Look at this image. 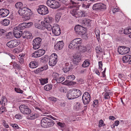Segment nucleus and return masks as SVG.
I'll return each mask as SVG.
<instances>
[{
  "label": "nucleus",
  "instance_id": "nucleus-1",
  "mask_svg": "<svg viewBox=\"0 0 131 131\" xmlns=\"http://www.w3.org/2000/svg\"><path fill=\"white\" fill-rule=\"evenodd\" d=\"M74 29L77 34L81 37L85 39H87L88 38L87 34L84 28L78 25L75 26Z\"/></svg>",
  "mask_w": 131,
  "mask_h": 131
},
{
  "label": "nucleus",
  "instance_id": "nucleus-2",
  "mask_svg": "<svg viewBox=\"0 0 131 131\" xmlns=\"http://www.w3.org/2000/svg\"><path fill=\"white\" fill-rule=\"evenodd\" d=\"M82 40L80 38H76L73 39L71 42L69 46V48L70 49H74L77 48L80 45H79L81 43Z\"/></svg>",
  "mask_w": 131,
  "mask_h": 131
},
{
  "label": "nucleus",
  "instance_id": "nucleus-3",
  "mask_svg": "<svg viewBox=\"0 0 131 131\" xmlns=\"http://www.w3.org/2000/svg\"><path fill=\"white\" fill-rule=\"evenodd\" d=\"M70 14L73 16L77 18L85 16V12L81 11H79L76 8L71 9L70 11Z\"/></svg>",
  "mask_w": 131,
  "mask_h": 131
},
{
  "label": "nucleus",
  "instance_id": "nucleus-4",
  "mask_svg": "<svg viewBox=\"0 0 131 131\" xmlns=\"http://www.w3.org/2000/svg\"><path fill=\"white\" fill-rule=\"evenodd\" d=\"M58 56L55 53H53L51 55L49 58V65L51 66H55L57 63Z\"/></svg>",
  "mask_w": 131,
  "mask_h": 131
},
{
  "label": "nucleus",
  "instance_id": "nucleus-5",
  "mask_svg": "<svg viewBox=\"0 0 131 131\" xmlns=\"http://www.w3.org/2000/svg\"><path fill=\"white\" fill-rule=\"evenodd\" d=\"M130 49L129 47L124 46H119L118 49L119 53L121 54H125L128 53L130 51Z\"/></svg>",
  "mask_w": 131,
  "mask_h": 131
},
{
  "label": "nucleus",
  "instance_id": "nucleus-6",
  "mask_svg": "<svg viewBox=\"0 0 131 131\" xmlns=\"http://www.w3.org/2000/svg\"><path fill=\"white\" fill-rule=\"evenodd\" d=\"M20 43V41L18 40H12L6 44V45L10 48H13L17 46Z\"/></svg>",
  "mask_w": 131,
  "mask_h": 131
},
{
  "label": "nucleus",
  "instance_id": "nucleus-7",
  "mask_svg": "<svg viewBox=\"0 0 131 131\" xmlns=\"http://www.w3.org/2000/svg\"><path fill=\"white\" fill-rule=\"evenodd\" d=\"M37 11L39 14L45 15L48 14L49 13L47 7L44 5H40L39 6L37 9Z\"/></svg>",
  "mask_w": 131,
  "mask_h": 131
},
{
  "label": "nucleus",
  "instance_id": "nucleus-8",
  "mask_svg": "<svg viewBox=\"0 0 131 131\" xmlns=\"http://www.w3.org/2000/svg\"><path fill=\"white\" fill-rule=\"evenodd\" d=\"M20 112L24 114H29L31 113V110L27 106L24 105H21L19 107Z\"/></svg>",
  "mask_w": 131,
  "mask_h": 131
},
{
  "label": "nucleus",
  "instance_id": "nucleus-9",
  "mask_svg": "<svg viewBox=\"0 0 131 131\" xmlns=\"http://www.w3.org/2000/svg\"><path fill=\"white\" fill-rule=\"evenodd\" d=\"M91 97L90 94L88 92H85L83 94L82 99L83 103L84 104L89 103L90 101Z\"/></svg>",
  "mask_w": 131,
  "mask_h": 131
},
{
  "label": "nucleus",
  "instance_id": "nucleus-10",
  "mask_svg": "<svg viewBox=\"0 0 131 131\" xmlns=\"http://www.w3.org/2000/svg\"><path fill=\"white\" fill-rule=\"evenodd\" d=\"M41 39L39 37H37L33 41V48L35 50L39 48L40 47Z\"/></svg>",
  "mask_w": 131,
  "mask_h": 131
},
{
  "label": "nucleus",
  "instance_id": "nucleus-11",
  "mask_svg": "<svg viewBox=\"0 0 131 131\" xmlns=\"http://www.w3.org/2000/svg\"><path fill=\"white\" fill-rule=\"evenodd\" d=\"M93 10H103L106 9V6L105 4L103 3L96 4L93 5Z\"/></svg>",
  "mask_w": 131,
  "mask_h": 131
},
{
  "label": "nucleus",
  "instance_id": "nucleus-12",
  "mask_svg": "<svg viewBox=\"0 0 131 131\" xmlns=\"http://www.w3.org/2000/svg\"><path fill=\"white\" fill-rule=\"evenodd\" d=\"M52 31L55 36H58L60 33V29L59 26L57 24H54L52 27Z\"/></svg>",
  "mask_w": 131,
  "mask_h": 131
},
{
  "label": "nucleus",
  "instance_id": "nucleus-13",
  "mask_svg": "<svg viewBox=\"0 0 131 131\" xmlns=\"http://www.w3.org/2000/svg\"><path fill=\"white\" fill-rule=\"evenodd\" d=\"M24 13L23 14V17H24L26 19V17L27 18V20H28L30 19V16L32 14V12L30 9L27 8V7L25 6Z\"/></svg>",
  "mask_w": 131,
  "mask_h": 131
},
{
  "label": "nucleus",
  "instance_id": "nucleus-14",
  "mask_svg": "<svg viewBox=\"0 0 131 131\" xmlns=\"http://www.w3.org/2000/svg\"><path fill=\"white\" fill-rule=\"evenodd\" d=\"M45 52V51L43 49L38 50L32 54V56L34 58L40 57L44 55Z\"/></svg>",
  "mask_w": 131,
  "mask_h": 131
},
{
  "label": "nucleus",
  "instance_id": "nucleus-15",
  "mask_svg": "<svg viewBox=\"0 0 131 131\" xmlns=\"http://www.w3.org/2000/svg\"><path fill=\"white\" fill-rule=\"evenodd\" d=\"M9 13V10L5 8L0 9V16L2 17L7 16Z\"/></svg>",
  "mask_w": 131,
  "mask_h": 131
},
{
  "label": "nucleus",
  "instance_id": "nucleus-16",
  "mask_svg": "<svg viewBox=\"0 0 131 131\" xmlns=\"http://www.w3.org/2000/svg\"><path fill=\"white\" fill-rule=\"evenodd\" d=\"M72 92H73L75 98H78L80 96L81 94V92L80 90L75 89H72Z\"/></svg>",
  "mask_w": 131,
  "mask_h": 131
},
{
  "label": "nucleus",
  "instance_id": "nucleus-17",
  "mask_svg": "<svg viewBox=\"0 0 131 131\" xmlns=\"http://www.w3.org/2000/svg\"><path fill=\"white\" fill-rule=\"evenodd\" d=\"M49 118L47 117H44L42 119L41 125L42 127L44 128L46 127L47 124L48 123V122Z\"/></svg>",
  "mask_w": 131,
  "mask_h": 131
},
{
  "label": "nucleus",
  "instance_id": "nucleus-18",
  "mask_svg": "<svg viewBox=\"0 0 131 131\" xmlns=\"http://www.w3.org/2000/svg\"><path fill=\"white\" fill-rule=\"evenodd\" d=\"M31 35L30 32L27 31H25L22 33V37L24 38L29 39Z\"/></svg>",
  "mask_w": 131,
  "mask_h": 131
},
{
  "label": "nucleus",
  "instance_id": "nucleus-19",
  "mask_svg": "<svg viewBox=\"0 0 131 131\" xmlns=\"http://www.w3.org/2000/svg\"><path fill=\"white\" fill-rule=\"evenodd\" d=\"M60 6V4L58 2L53 0L51 8L52 9H56L59 8Z\"/></svg>",
  "mask_w": 131,
  "mask_h": 131
},
{
  "label": "nucleus",
  "instance_id": "nucleus-20",
  "mask_svg": "<svg viewBox=\"0 0 131 131\" xmlns=\"http://www.w3.org/2000/svg\"><path fill=\"white\" fill-rule=\"evenodd\" d=\"M72 89L70 90L68 92L67 95V97L68 99L69 100L73 99L75 98L72 92Z\"/></svg>",
  "mask_w": 131,
  "mask_h": 131
},
{
  "label": "nucleus",
  "instance_id": "nucleus-21",
  "mask_svg": "<svg viewBox=\"0 0 131 131\" xmlns=\"http://www.w3.org/2000/svg\"><path fill=\"white\" fill-rule=\"evenodd\" d=\"M63 46L64 43L62 41H60L57 43L55 46H56L57 49L58 50L61 49Z\"/></svg>",
  "mask_w": 131,
  "mask_h": 131
},
{
  "label": "nucleus",
  "instance_id": "nucleus-22",
  "mask_svg": "<svg viewBox=\"0 0 131 131\" xmlns=\"http://www.w3.org/2000/svg\"><path fill=\"white\" fill-rule=\"evenodd\" d=\"M53 20V19L51 17L48 16L45 18L44 22L45 24H50L51 23Z\"/></svg>",
  "mask_w": 131,
  "mask_h": 131
},
{
  "label": "nucleus",
  "instance_id": "nucleus-23",
  "mask_svg": "<svg viewBox=\"0 0 131 131\" xmlns=\"http://www.w3.org/2000/svg\"><path fill=\"white\" fill-rule=\"evenodd\" d=\"M41 85H43L48 82V78H40L39 79Z\"/></svg>",
  "mask_w": 131,
  "mask_h": 131
},
{
  "label": "nucleus",
  "instance_id": "nucleus-24",
  "mask_svg": "<svg viewBox=\"0 0 131 131\" xmlns=\"http://www.w3.org/2000/svg\"><path fill=\"white\" fill-rule=\"evenodd\" d=\"M131 59V56L126 55L124 56L122 58L123 61L124 63H127Z\"/></svg>",
  "mask_w": 131,
  "mask_h": 131
},
{
  "label": "nucleus",
  "instance_id": "nucleus-25",
  "mask_svg": "<svg viewBox=\"0 0 131 131\" xmlns=\"http://www.w3.org/2000/svg\"><path fill=\"white\" fill-rule=\"evenodd\" d=\"M81 59V57L79 55L75 54L73 56V60L74 62L76 63L80 61Z\"/></svg>",
  "mask_w": 131,
  "mask_h": 131
},
{
  "label": "nucleus",
  "instance_id": "nucleus-26",
  "mask_svg": "<svg viewBox=\"0 0 131 131\" xmlns=\"http://www.w3.org/2000/svg\"><path fill=\"white\" fill-rule=\"evenodd\" d=\"M24 56L25 55L24 54H20L18 56L19 62L21 64H22L24 63Z\"/></svg>",
  "mask_w": 131,
  "mask_h": 131
},
{
  "label": "nucleus",
  "instance_id": "nucleus-27",
  "mask_svg": "<svg viewBox=\"0 0 131 131\" xmlns=\"http://www.w3.org/2000/svg\"><path fill=\"white\" fill-rule=\"evenodd\" d=\"M91 20L90 19H85L83 21L82 24L83 25L90 26L91 25Z\"/></svg>",
  "mask_w": 131,
  "mask_h": 131
},
{
  "label": "nucleus",
  "instance_id": "nucleus-28",
  "mask_svg": "<svg viewBox=\"0 0 131 131\" xmlns=\"http://www.w3.org/2000/svg\"><path fill=\"white\" fill-rule=\"evenodd\" d=\"M77 49L79 50L82 53L85 52L87 50L86 47L80 45L79 47H78Z\"/></svg>",
  "mask_w": 131,
  "mask_h": 131
},
{
  "label": "nucleus",
  "instance_id": "nucleus-29",
  "mask_svg": "<svg viewBox=\"0 0 131 131\" xmlns=\"http://www.w3.org/2000/svg\"><path fill=\"white\" fill-rule=\"evenodd\" d=\"M13 35L15 38H18L21 36L22 35V33L21 31H15L13 32Z\"/></svg>",
  "mask_w": 131,
  "mask_h": 131
},
{
  "label": "nucleus",
  "instance_id": "nucleus-30",
  "mask_svg": "<svg viewBox=\"0 0 131 131\" xmlns=\"http://www.w3.org/2000/svg\"><path fill=\"white\" fill-rule=\"evenodd\" d=\"M82 107V105L79 102H76L74 103V109L78 110Z\"/></svg>",
  "mask_w": 131,
  "mask_h": 131
},
{
  "label": "nucleus",
  "instance_id": "nucleus-31",
  "mask_svg": "<svg viewBox=\"0 0 131 131\" xmlns=\"http://www.w3.org/2000/svg\"><path fill=\"white\" fill-rule=\"evenodd\" d=\"M15 6L18 10H20L24 7V6H23L22 3L21 2H18L16 3L15 4Z\"/></svg>",
  "mask_w": 131,
  "mask_h": 131
},
{
  "label": "nucleus",
  "instance_id": "nucleus-32",
  "mask_svg": "<svg viewBox=\"0 0 131 131\" xmlns=\"http://www.w3.org/2000/svg\"><path fill=\"white\" fill-rule=\"evenodd\" d=\"M54 121L52 119L49 118V120L48 122V123L47 124L46 127V128L50 127L52 126L54 124Z\"/></svg>",
  "mask_w": 131,
  "mask_h": 131
},
{
  "label": "nucleus",
  "instance_id": "nucleus-33",
  "mask_svg": "<svg viewBox=\"0 0 131 131\" xmlns=\"http://www.w3.org/2000/svg\"><path fill=\"white\" fill-rule=\"evenodd\" d=\"M40 115L38 114L35 113L32 114L29 116V118L31 119H34L38 117Z\"/></svg>",
  "mask_w": 131,
  "mask_h": 131
},
{
  "label": "nucleus",
  "instance_id": "nucleus-34",
  "mask_svg": "<svg viewBox=\"0 0 131 131\" xmlns=\"http://www.w3.org/2000/svg\"><path fill=\"white\" fill-rule=\"evenodd\" d=\"M10 23V20L7 19H5L2 20V25L4 26H7L9 25Z\"/></svg>",
  "mask_w": 131,
  "mask_h": 131
},
{
  "label": "nucleus",
  "instance_id": "nucleus-35",
  "mask_svg": "<svg viewBox=\"0 0 131 131\" xmlns=\"http://www.w3.org/2000/svg\"><path fill=\"white\" fill-rule=\"evenodd\" d=\"M95 33L97 39L98 41H100V32L99 30L98 29H95Z\"/></svg>",
  "mask_w": 131,
  "mask_h": 131
},
{
  "label": "nucleus",
  "instance_id": "nucleus-36",
  "mask_svg": "<svg viewBox=\"0 0 131 131\" xmlns=\"http://www.w3.org/2000/svg\"><path fill=\"white\" fill-rule=\"evenodd\" d=\"M37 66V64L36 62L33 61L31 62L29 65V67L30 68H36Z\"/></svg>",
  "mask_w": 131,
  "mask_h": 131
},
{
  "label": "nucleus",
  "instance_id": "nucleus-37",
  "mask_svg": "<svg viewBox=\"0 0 131 131\" xmlns=\"http://www.w3.org/2000/svg\"><path fill=\"white\" fill-rule=\"evenodd\" d=\"M57 125L58 126L59 128H60L62 129H64V127L65 125L64 123H62L59 122L57 123Z\"/></svg>",
  "mask_w": 131,
  "mask_h": 131
},
{
  "label": "nucleus",
  "instance_id": "nucleus-38",
  "mask_svg": "<svg viewBox=\"0 0 131 131\" xmlns=\"http://www.w3.org/2000/svg\"><path fill=\"white\" fill-rule=\"evenodd\" d=\"M13 33L12 32H9L6 35V37L7 39H12L13 38Z\"/></svg>",
  "mask_w": 131,
  "mask_h": 131
},
{
  "label": "nucleus",
  "instance_id": "nucleus-39",
  "mask_svg": "<svg viewBox=\"0 0 131 131\" xmlns=\"http://www.w3.org/2000/svg\"><path fill=\"white\" fill-rule=\"evenodd\" d=\"M90 64L88 60H85L82 64V67L84 68L88 67Z\"/></svg>",
  "mask_w": 131,
  "mask_h": 131
},
{
  "label": "nucleus",
  "instance_id": "nucleus-40",
  "mask_svg": "<svg viewBox=\"0 0 131 131\" xmlns=\"http://www.w3.org/2000/svg\"><path fill=\"white\" fill-rule=\"evenodd\" d=\"M124 33L125 34H128L131 33V26L129 27L128 28L125 29Z\"/></svg>",
  "mask_w": 131,
  "mask_h": 131
},
{
  "label": "nucleus",
  "instance_id": "nucleus-41",
  "mask_svg": "<svg viewBox=\"0 0 131 131\" xmlns=\"http://www.w3.org/2000/svg\"><path fill=\"white\" fill-rule=\"evenodd\" d=\"M43 26L48 30L50 31L51 29L52 30V27H51V25L50 24H45V23L44 22Z\"/></svg>",
  "mask_w": 131,
  "mask_h": 131
},
{
  "label": "nucleus",
  "instance_id": "nucleus-42",
  "mask_svg": "<svg viewBox=\"0 0 131 131\" xmlns=\"http://www.w3.org/2000/svg\"><path fill=\"white\" fill-rule=\"evenodd\" d=\"M52 86L51 84H47L44 87V89L46 91H49L51 90L52 88Z\"/></svg>",
  "mask_w": 131,
  "mask_h": 131
},
{
  "label": "nucleus",
  "instance_id": "nucleus-43",
  "mask_svg": "<svg viewBox=\"0 0 131 131\" xmlns=\"http://www.w3.org/2000/svg\"><path fill=\"white\" fill-rule=\"evenodd\" d=\"M65 80L64 77L59 76V77L56 79L57 82V83H60L63 81Z\"/></svg>",
  "mask_w": 131,
  "mask_h": 131
},
{
  "label": "nucleus",
  "instance_id": "nucleus-44",
  "mask_svg": "<svg viewBox=\"0 0 131 131\" xmlns=\"http://www.w3.org/2000/svg\"><path fill=\"white\" fill-rule=\"evenodd\" d=\"M48 99L52 103H56L58 100L57 98L55 97L51 96L48 98Z\"/></svg>",
  "mask_w": 131,
  "mask_h": 131
},
{
  "label": "nucleus",
  "instance_id": "nucleus-45",
  "mask_svg": "<svg viewBox=\"0 0 131 131\" xmlns=\"http://www.w3.org/2000/svg\"><path fill=\"white\" fill-rule=\"evenodd\" d=\"M61 17V14L59 13H57L55 16V20L56 22H58L59 20Z\"/></svg>",
  "mask_w": 131,
  "mask_h": 131
},
{
  "label": "nucleus",
  "instance_id": "nucleus-46",
  "mask_svg": "<svg viewBox=\"0 0 131 131\" xmlns=\"http://www.w3.org/2000/svg\"><path fill=\"white\" fill-rule=\"evenodd\" d=\"M10 125L15 129H19L21 128L16 124H10Z\"/></svg>",
  "mask_w": 131,
  "mask_h": 131
},
{
  "label": "nucleus",
  "instance_id": "nucleus-47",
  "mask_svg": "<svg viewBox=\"0 0 131 131\" xmlns=\"http://www.w3.org/2000/svg\"><path fill=\"white\" fill-rule=\"evenodd\" d=\"M91 4V3H83L82 4V7L85 8H89Z\"/></svg>",
  "mask_w": 131,
  "mask_h": 131
},
{
  "label": "nucleus",
  "instance_id": "nucleus-48",
  "mask_svg": "<svg viewBox=\"0 0 131 131\" xmlns=\"http://www.w3.org/2000/svg\"><path fill=\"white\" fill-rule=\"evenodd\" d=\"M48 57L47 56H45L40 59V61L41 62L44 63L47 60Z\"/></svg>",
  "mask_w": 131,
  "mask_h": 131
},
{
  "label": "nucleus",
  "instance_id": "nucleus-49",
  "mask_svg": "<svg viewBox=\"0 0 131 131\" xmlns=\"http://www.w3.org/2000/svg\"><path fill=\"white\" fill-rule=\"evenodd\" d=\"M25 6L23 8L20 9L18 11V13L21 16H23V14L24 13V11L25 10L24 9Z\"/></svg>",
  "mask_w": 131,
  "mask_h": 131
},
{
  "label": "nucleus",
  "instance_id": "nucleus-50",
  "mask_svg": "<svg viewBox=\"0 0 131 131\" xmlns=\"http://www.w3.org/2000/svg\"><path fill=\"white\" fill-rule=\"evenodd\" d=\"M105 124L104 123V122L102 119L100 120L99 122L98 126L99 127H101L105 126Z\"/></svg>",
  "mask_w": 131,
  "mask_h": 131
},
{
  "label": "nucleus",
  "instance_id": "nucleus-51",
  "mask_svg": "<svg viewBox=\"0 0 131 131\" xmlns=\"http://www.w3.org/2000/svg\"><path fill=\"white\" fill-rule=\"evenodd\" d=\"M53 0H48L47 1L46 4L47 5L50 7L51 8Z\"/></svg>",
  "mask_w": 131,
  "mask_h": 131
},
{
  "label": "nucleus",
  "instance_id": "nucleus-52",
  "mask_svg": "<svg viewBox=\"0 0 131 131\" xmlns=\"http://www.w3.org/2000/svg\"><path fill=\"white\" fill-rule=\"evenodd\" d=\"M1 102H2V104H5L7 102V100L6 97L3 96L1 98Z\"/></svg>",
  "mask_w": 131,
  "mask_h": 131
},
{
  "label": "nucleus",
  "instance_id": "nucleus-53",
  "mask_svg": "<svg viewBox=\"0 0 131 131\" xmlns=\"http://www.w3.org/2000/svg\"><path fill=\"white\" fill-rule=\"evenodd\" d=\"M111 94L110 92H106L104 95V98L105 99H108L110 98V95Z\"/></svg>",
  "mask_w": 131,
  "mask_h": 131
},
{
  "label": "nucleus",
  "instance_id": "nucleus-54",
  "mask_svg": "<svg viewBox=\"0 0 131 131\" xmlns=\"http://www.w3.org/2000/svg\"><path fill=\"white\" fill-rule=\"evenodd\" d=\"M15 91L17 93L22 94L23 92V91L21 90L19 88H14Z\"/></svg>",
  "mask_w": 131,
  "mask_h": 131
},
{
  "label": "nucleus",
  "instance_id": "nucleus-55",
  "mask_svg": "<svg viewBox=\"0 0 131 131\" xmlns=\"http://www.w3.org/2000/svg\"><path fill=\"white\" fill-rule=\"evenodd\" d=\"M72 82L68 80H66L64 82H63L62 83L65 85H69L72 84Z\"/></svg>",
  "mask_w": 131,
  "mask_h": 131
},
{
  "label": "nucleus",
  "instance_id": "nucleus-56",
  "mask_svg": "<svg viewBox=\"0 0 131 131\" xmlns=\"http://www.w3.org/2000/svg\"><path fill=\"white\" fill-rule=\"evenodd\" d=\"M21 30L20 28V27H19L18 25L17 26H16L14 28L13 30V32L16 31L18 32L20 31V30Z\"/></svg>",
  "mask_w": 131,
  "mask_h": 131
},
{
  "label": "nucleus",
  "instance_id": "nucleus-57",
  "mask_svg": "<svg viewBox=\"0 0 131 131\" xmlns=\"http://www.w3.org/2000/svg\"><path fill=\"white\" fill-rule=\"evenodd\" d=\"M95 50L96 53H100L101 52H102L103 51V50L100 48H99L98 47H96Z\"/></svg>",
  "mask_w": 131,
  "mask_h": 131
},
{
  "label": "nucleus",
  "instance_id": "nucleus-58",
  "mask_svg": "<svg viewBox=\"0 0 131 131\" xmlns=\"http://www.w3.org/2000/svg\"><path fill=\"white\" fill-rule=\"evenodd\" d=\"M25 23H22L18 25L19 26V27H20V28L21 29H24L25 28Z\"/></svg>",
  "mask_w": 131,
  "mask_h": 131
},
{
  "label": "nucleus",
  "instance_id": "nucleus-59",
  "mask_svg": "<svg viewBox=\"0 0 131 131\" xmlns=\"http://www.w3.org/2000/svg\"><path fill=\"white\" fill-rule=\"evenodd\" d=\"M25 28H27L30 27L33 25L32 22L25 23Z\"/></svg>",
  "mask_w": 131,
  "mask_h": 131
},
{
  "label": "nucleus",
  "instance_id": "nucleus-60",
  "mask_svg": "<svg viewBox=\"0 0 131 131\" xmlns=\"http://www.w3.org/2000/svg\"><path fill=\"white\" fill-rule=\"evenodd\" d=\"M72 66H67L66 67L64 68V72H67L70 69H71Z\"/></svg>",
  "mask_w": 131,
  "mask_h": 131
},
{
  "label": "nucleus",
  "instance_id": "nucleus-61",
  "mask_svg": "<svg viewBox=\"0 0 131 131\" xmlns=\"http://www.w3.org/2000/svg\"><path fill=\"white\" fill-rule=\"evenodd\" d=\"M53 77L55 78V79L56 80V79L59 77L60 76L57 73H53L52 74Z\"/></svg>",
  "mask_w": 131,
  "mask_h": 131
},
{
  "label": "nucleus",
  "instance_id": "nucleus-62",
  "mask_svg": "<svg viewBox=\"0 0 131 131\" xmlns=\"http://www.w3.org/2000/svg\"><path fill=\"white\" fill-rule=\"evenodd\" d=\"M67 79H69L71 80H73L75 79V76L73 75H69L67 77Z\"/></svg>",
  "mask_w": 131,
  "mask_h": 131
},
{
  "label": "nucleus",
  "instance_id": "nucleus-63",
  "mask_svg": "<svg viewBox=\"0 0 131 131\" xmlns=\"http://www.w3.org/2000/svg\"><path fill=\"white\" fill-rule=\"evenodd\" d=\"M34 25L38 29H40L41 28V26L38 22L34 24Z\"/></svg>",
  "mask_w": 131,
  "mask_h": 131
},
{
  "label": "nucleus",
  "instance_id": "nucleus-64",
  "mask_svg": "<svg viewBox=\"0 0 131 131\" xmlns=\"http://www.w3.org/2000/svg\"><path fill=\"white\" fill-rule=\"evenodd\" d=\"M119 10V9L118 8L113 7L112 9V11L113 13H115L116 12H118Z\"/></svg>",
  "mask_w": 131,
  "mask_h": 131
}]
</instances>
